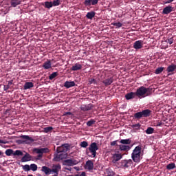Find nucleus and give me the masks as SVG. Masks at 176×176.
<instances>
[{
  "mask_svg": "<svg viewBox=\"0 0 176 176\" xmlns=\"http://www.w3.org/2000/svg\"><path fill=\"white\" fill-rule=\"evenodd\" d=\"M136 95V97L138 98H143L148 96H150L152 94L151 88H146L144 86L140 87L136 89L135 92H133Z\"/></svg>",
  "mask_w": 176,
  "mask_h": 176,
  "instance_id": "obj_1",
  "label": "nucleus"
},
{
  "mask_svg": "<svg viewBox=\"0 0 176 176\" xmlns=\"http://www.w3.org/2000/svg\"><path fill=\"white\" fill-rule=\"evenodd\" d=\"M99 149V148L97 146V143L92 142L90 144L89 147H88L87 149H86V154L88 153V151H89L90 153H91L92 157H95L96 155L97 154L96 151Z\"/></svg>",
  "mask_w": 176,
  "mask_h": 176,
  "instance_id": "obj_2",
  "label": "nucleus"
},
{
  "mask_svg": "<svg viewBox=\"0 0 176 176\" xmlns=\"http://www.w3.org/2000/svg\"><path fill=\"white\" fill-rule=\"evenodd\" d=\"M67 153H57L56 154L54 155L53 160L58 162L67 158Z\"/></svg>",
  "mask_w": 176,
  "mask_h": 176,
  "instance_id": "obj_3",
  "label": "nucleus"
},
{
  "mask_svg": "<svg viewBox=\"0 0 176 176\" xmlns=\"http://www.w3.org/2000/svg\"><path fill=\"white\" fill-rule=\"evenodd\" d=\"M132 164L133 162L131 160H123L120 162V167L121 168L126 169L132 166Z\"/></svg>",
  "mask_w": 176,
  "mask_h": 176,
  "instance_id": "obj_4",
  "label": "nucleus"
},
{
  "mask_svg": "<svg viewBox=\"0 0 176 176\" xmlns=\"http://www.w3.org/2000/svg\"><path fill=\"white\" fill-rule=\"evenodd\" d=\"M69 149V144H62L61 146H58L57 148L56 152L57 153H66L67 151Z\"/></svg>",
  "mask_w": 176,
  "mask_h": 176,
  "instance_id": "obj_5",
  "label": "nucleus"
},
{
  "mask_svg": "<svg viewBox=\"0 0 176 176\" xmlns=\"http://www.w3.org/2000/svg\"><path fill=\"white\" fill-rule=\"evenodd\" d=\"M78 163L79 162L77 160L71 158L69 160H65V162H63V165L66 166H74L75 165H77Z\"/></svg>",
  "mask_w": 176,
  "mask_h": 176,
  "instance_id": "obj_6",
  "label": "nucleus"
},
{
  "mask_svg": "<svg viewBox=\"0 0 176 176\" xmlns=\"http://www.w3.org/2000/svg\"><path fill=\"white\" fill-rule=\"evenodd\" d=\"M98 1L99 0H85L84 1L83 4L85 7H90L91 6H96Z\"/></svg>",
  "mask_w": 176,
  "mask_h": 176,
  "instance_id": "obj_7",
  "label": "nucleus"
},
{
  "mask_svg": "<svg viewBox=\"0 0 176 176\" xmlns=\"http://www.w3.org/2000/svg\"><path fill=\"white\" fill-rule=\"evenodd\" d=\"M19 138H21L22 140H24L23 142H25L27 144H30L34 142V140L28 135H21L19 136Z\"/></svg>",
  "mask_w": 176,
  "mask_h": 176,
  "instance_id": "obj_8",
  "label": "nucleus"
},
{
  "mask_svg": "<svg viewBox=\"0 0 176 176\" xmlns=\"http://www.w3.org/2000/svg\"><path fill=\"white\" fill-rule=\"evenodd\" d=\"M33 152H35L37 154H43V153H48L50 152L49 148H34Z\"/></svg>",
  "mask_w": 176,
  "mask_h": 176,
  "instance_id": "obj_9",
  "label": "nucleus"
},
{
  "mask_svg": "<svg viewBox=\"0 0 176 176\" xmlns=\"http://www.w3.org/2000/svg\"><path fill=\"white\" fill-rule=\"evenodd\" d=\"M53 168L51 169L52 173H54L56 175H58L59 171L61 170V166L60 164H54L52 166Z\"/></svg>",
  "mask_w": 176,
  "mask_h": 176,
  "instance_id": "obj_10",
  "label": "nucleus"
},
{
  "mask_svg": "<svg viewBox=\"0 0 176 176\" xmlns=\"http://www.w3.org/2000/svg\"><path fill=\"white\" fill-rule=\"evenodd\" d=\"M133 48L135 50H141L143 48V41H136L134 42Z\"/></svg>",
  "mask_w": 176,
  "mask_h": 176,
  "instance_id": "obj_11",
  "label": "nucleus"
},
{
  "mask_svg": "<svg viewBox=\"0 0 176 176\" xmlns=\"http://www.w3.org/2000/svg\"><path fill=\"white\" fill-rule=\"evenodd\" d=\"M175 65L172 64L170 65H168V67L166 68V72H168V76L173 75V72L175 71Z\"/></svg>",
  "mask_w": 176,
  "mask_h": 176,
  "instance_id": "obj_12",
  "label": "nucleus"
},
{
  "mask_svg": "<svg viewBox=\"0 0 176 176\" xmlns=\"http://www.w3.org/2000/svg\"><path fill=\"white\" fill-rule=\"evenodd\" d=\"M172 12H173V7L168 6L164 8V10H162V14H168Z\"/></svg>",
  "mask_w": 176,
  "mask_h": 176,
  "instance_id": "obj_13",
  "label": "nucleus"
},
{
  "mask_svg": "<svg viewBox=\"0 0 176 176\" xmlns=\"http://www.w3.org/2000/svg\"><path fill=\"white\" fill-rule=\"evenodd\" d=\"M113 77L108 78L105 80H103V81H102V83H103L104 85H105V87H108L111 85V84H113Z\"/></svg>",
  "mask_w": 176,
  "mask_h": 176,
  "instance_id": "obj_14",
  "label": "nucleus"
},
{
  "mask_svg": "<svg viewBox=\"0 0 176 176\" xmlns=\"http://www.w3.org/2000/svg\"><path fill=\"white\" fill-rule=\"evenodd\" d=\"M94 105L92 104H88L87 105H81L80 109L83 111H91L93 109Z\"/></svg>",
  "mask_w": 176,
  "mask_h": 176,
  "instance_id": "obj_15",
  "label": "nucleus"
},
{
  "mask_svg": "<svg viewBox=\"0 0 176 176\" xmlns=\"http://www.w3.org/2000/svg\"><path fill=\"white\" fill-rule=\"evenodd\" d=\"M32 160V156L30 155L29 153H25L23 157H21V162H27L31 161Z\"/></svg>",
  "mask_w": 176,
  "mask_h": 176,
  "instance_id": "obj_16",
  "label": "nucleus"
},
{
  "mask_svg": "<svg viewBox=\"0 0 176 176\" xmlns=\"http://www.w3.org/2000/svg\"><path fill=\"white\" fill-rule=\"evenodd\" d=\"M86 170H88L89 171H91V170H93L94 168V163L91 160H88L87 162H86V164L85 166Z\"/></svg>",
  "mask_w": 176,
  "mask_h": 176,
  "instance_id": "obj_17",
  "label": "nucleus"
},
{
  "mask_svg": "<svg viewBox=\"0 0 176 176\" xmlns=\"http://www.w3.org/2000/svg\"><path fill=\"white\" fill-rule=\"evenodd\" d=\"M131 158L134 162H140L141 161V154H131Z\"/></svg>",
  "mask_w": 176,
  "mask_h": 176,
  "instance_id": "obj_18",
  "label": "nucleus"
},
{
  "mask_svg": "<svg viewBox=\"0 0 176 176\" xmlns=\"http://www.w3.org/2000/svg\"><path fill=\"white\" fill-rule=\"evenodd\" d=\"M122 154H119V153H115L113 154V155L112 156V162H113L114 164L118 161H120V160L122 159Z\"/></svg>",
  "mask_w": 176,
  "mask_h": 176,
  "instance_id": "obj_19",
  "label": "nucleus"
},
{
  "mask_svg": "<svg viewBox=\"0 0 176 176\" xmlns=\"http://www.w3.org/2000/svg\"><path fill=\"white\" fill-rule=\"evenodd\" d=\"M10 4L12 8H16V6L21 4V0H10Z\"/></svg>",
  "mask_w": 176,
  "mask_h": 176,
  "instance_id": "obj_20",
  "label": "nucleus"
},
{
  "mask_svg": "<svg viewBox=\"0 0 176 176\" xmlns=\"http://www.w3.org/2000/svg\"><path fill=\"white\" fill-rule=\"evenodd\" d=\"M41 171L45 174V175H50V174H51L52 172V170H51V168H50L47 166H43L41 167Z\"/></svg>",
  "mask_w": 176,
  "mask_h": 176,
  "instance_id": "obj_21",
  "label": "nucleus"
},
{
  "mask_svg": "<svg viewBox=\"0 0 176 176\" xmlns=\"http://www.w3.org/2000/svg\"><path fill=\"white\" fill-rule=\"evenodd\" d=\"M64 86L66 89H70L73 87H75L76 83L74 81H65Z\"/></svg>",
  "mask_w": 176,
  "mask_h": 176,
  "instance_id": "obj_22",
  "label": "nucleus"
},
{
  "mask_svg": "<svg viewBox=\"0 0 176 176\" xmlns=\"http://www.w3.org/2000/svg\"><path fill=\"white\" fill-rule=\"evenodd\" d=\"M140 113H142V115L144 116V118H148L152 113V111H150L149 109H144L142 112H138Z\"/></svg>",
  "mask_w": 176,
  "mask_h": 176,
  "instance_id": "obj_23",
  "label": "nucleus"
},
{
  "mask_svg": "<svg viewBox=\"0 0 176 176\" xmlns=\"http://www.w3.org/2000/svg\"><path fill=\"white\" fill-rule=\"evenodd\" d=\"M33 87H34L33 82H25V85H23V89L25 90L30 89L31 88H33Z\"/></svg>",
  "mask_w": 176,
  "mask_h": 176,
  "instance_id": "obj_24",
  "label": "nucleus"
},
{
  "mask_svg": "<svg viewBox=\"0 0 176 176\" xmlns=\"http://www.w3.org/2000/svg\"><path fill=\"white\" fill-rule=\"evenodd\" d=\"M43 67L45 69H50L52 68V63L50 60H47V61L45 62L43 65Z\"/></svg>",
  "mask_w": 176,
  "mask_h": 176,
  "instance_id": "obj_25",
  "label": "nucleus"
},
{
  "mask_svg": "<svg viewBox=\"0 0 176 176\" xmlns=\"http://www.w3.org/2000/svg\"><path fill=\"white\" fill-rule=\"evenodd\" d=\"M137 96V94H133V92H129L125 95L126 100H132Z\"/></svg>",
  "mask_w": 176,
  "mask_h": 176,
  "instance_id": "obj_26",
  "label": "nucleus"
},
{
  "mask_svg": "<svg viewBox=\"0 0 176 176\" xmlns=\"http://www.w3.org/2000/svg\"><path fill=\"white\" fill-rule=\"evenodd\" d=\"M95 11H90L87 12V14H86V18H87V19L91 20L93 19L94 17H95Z\"/></svg>",
  "mask_w": 176,
  "mask_h": 176,
  "instance_id": "obj_27",
  "label": "nucleus"
},
{
  "mask_svg": "<svg viewBox=\"0 0 176 176\" xmlns=\"http://www.w3.org/2000/svg\"><path fill=\"white\" fill-rule=\"evenodd\" d=\"M81 69H82V65L79 63H76L75 65H74L71 68L72 71H80Z\"/></svg>",
  "mask_w": 176,
  "mask_h": 176,
  "instance_id": "obj_28",
  "label": "nucleus"
},
{
  "mask_svg": "<svg viewBox=\"0 0 176 176\" xmlns=\"http://www.w3.org/2000/svg\"><path fill=\"white\" fill-rule=\"evenodd\" d=\"M118 148H120V151H130V146L128 145H120L118 146Z\"/></svg>",
  "mask_w": 176,
  "mask_h": 176,
  "instance_id": "obj_29",
  "label": "nucleus"
},
{
  "mask_svg": "<svg viewBox=\"0 0 176 176\" xmlns=\"http://www.w3.org/2000/svg\"><path fill=\"white\" fill-rule=\"evenodd\" d=\"M141 150H142L141 146H138L135 147V148H134L131 155H141Z\"/></svg>",
  "mask_w": 176,
  "mask_h": 176,
  "instance_id": "obj_30",
  "label": "nucleus"
},
{
  "mask_svg": "<svg viewBox=\"0 0 176 176\" xmlns=\"http://www.w3.org/2000/svg\"><path fill=\"white\" fill-rule=\"evenodd\" d=\"M120 143L122 144V145H129L130 144H131V140H130L129 138L121 140L120 141Z\"/></svg>",
  "mask_w": 176,
  "mask_h": 176,
  "instance_id": "obj_31",
  "label": "nucleus"
},
{
  "mask_svg": "<svg viewBox=\"0 0 176 176\" xmlns=\"http://www.w3.org/2000/svg\"><path fill=\"white\" fill-rule=\"evenodd\" d=\"M105 174L107 175V176H114L115 172H113V170L111 169V168H108L105 170Z\"/></svg>",
  "mask_w": 176,
  "mask_h": 176,
  "instance_id": "obj_32",
  "label": "nucleus"
},
{
  "mask_svg": "<svg viewBox=\"0 0 176 176\" xmlns=\"http://www.w3.org/2000/svg\"><path fill=\"white\" fill-rule=\"evenodd\" d=\"M43 6L45 7V9H50L54 6L52 3V2L45 1V5H43Z\"/></svg>",
  "mask_w": 176,
  "mask_h": 176,
  "instance_id": "obj_33",
  "label": "nucleus"
},
{
  "mask_svg": "<svg viewBox=\"0 0 176 176\" xmlns=\"http://www.w3.org/2000/svg\"><path fill=\"white\" fill-rule=\"evenodd\" d=\"M176 168L175 164L174 163H170L166 165V170H173Z\"/></svg>",
  "mask_w": 176,
  "mask_h": 176,
  "instance_id": "obj_34",
  "label": "nucleus"
},
{
  "mask_svg": "<svg viewBox=\"0 0 176 176\" xmlns=\"http://www.w3.org/2000/svg\"><path fill=\"white\" fill-rule=\"evenodd\" d=\"M142 118H144V115L142 114V113H140V112H138V113H136L135 114H134V119L140 120V119H141Z\"/></svg>",
  "mask_w": 176,
  "mask_h": 176,
  "instance_id": "obj_35",
  "label": "nucleus"
},
{
  "mask_svg": "<svg viewBox=\"0 0 176 176\" xmlns=\"http://www.w3.org/2000/svg\"><path fill=\"white\" fill-rule=\"evenodd\" d=\"M58 76V73L57 72H53L52 73L51 75H50L49 76V79L50 80H52L53 79H54L56 77H57Z\"/></svg>",
  "mask_w": 176,
  "mask_h": 176,
  "instance_id": "obj_36",
  "label": "nucleus"
},
{
  "mask_svg": "<svg viewBox=\"0 0 176 176\" xmlns=\"http://www.w3.org/2000/svg\"><path fill=\"white\" fill-rule=\"evenodd\" d=\"M30 168L32 171L36 172L37 170V165L35 164H31V165H30Z\"/></svg>",
  "mask_w": 176,
  "mask_h": 176,
  "instance_id": "obj_37",
  "label": "nucleus"
},
{
  "mask_svg": "<svg viewBox=\"0 0 176 176\" xmlns=\"http://www.w3.org/2000/svg\"><path fill=\"white\" fill-rule=\"evenodd\" d=\"M164 68L163 67H158L155 69V74L158 75L160 74H162L164 71Z\"/></svg>",
  "mask_w": 176,
  "mask_h": 176,
  "instance_id": "obj_38",
  "label": "nucleus"
},
{
  "mask_svg": "<svg viewBox=\"0 0 176 176\" xmlns=\"http://www.w3.org/2000/svg\"><path fill=\"white\" fill-rule=\"evenodd\" d=\"M54 128L52 127V126H47V127H45V129H43V132L45 133H50L52 132V131H53Z\"/></svg>",
  "mask_w": 176,
  "mask_h": 176,
  "instance_id": "obj_39",
  "label": "nucleus"
},
{
  "mask_svg": "<svg viewBox=\"0 0 176 176\" xmlns=\"http://www.w3.org/2000/svg\"><path fill=\"white\" fill-rule=\"evenodd\" d=\"M96 120L94 119H91L89 121H87V122H86V125H87V126H93L94 124H95Z\"/></svg>",
  "mask_w": 176,
  "mask_h": 176,
  "instance_id": "obj_40",
  "label": "nucleus"
},
{
  "mask_svg": "<svg viewBox=\"0 0 176 176\" xmlns=\"http://www.w3.org/2000/svg\"><path fill=\"white\" fill-rule=\"evenodd\" d=\"M154 133V129L152 127H148L147 130H146V133L152 134Z\"/></svg>",
  "mask_w": 176,
  "mask_h": 176,
  "instance_id": "obj_41",
  "label": "nucleus"
},
{
  "mask_svg": "<svg viewBox=\"0 0 176 176\" xmlns=\"http://www.w3.org/2000/svg\"><path fill=\"white\" fill-rule=\"evenodd\" d=\"M88 146L89 143H87V141H83L80 144V146H81V148H87Z\"/></svg>",
  "mask_w": 176,
  "mask_h": 176,
  "instance_id": "obj_42",
  "label": "nucleus"
},
{
  "mask_svg": "<svg viewBox=\"0 0 176 176\" xmlns=\"http://www.w3.org/2000/svg\"><path fill=\"white\" fill-rule=\"evenodd\" d=\"M23 170H25V172L30 171V166L28 164H25L23 166Z\"/></svg>",
  "mask_w": 176,
  "mask_h": 176,
  "instance_id": "obj_43",
  "label": "nucleus"
},
{
  "mask_svg": "<svg viewBox=\"0 0 176 176\" xmlns=\"http://www.w3.org/2000/svg\"><path fill=\"white\" fill-rule=\"evenodd\" d=\"M52 4L54 6V7L58 6L60 5V0H55L52 2Z\"/></svg>",
  "mask_w": 176,
  "mask_h": 176,
  "instance_id": "obj_44",
  "label": "nucleus"
},
{
  "mask_svg": "<svg viewBox=\"0 0 176 176\" xmlns=\"http://www.w3.org/2000/svg\"><path fill=\"white\" fill-rule=\"evenodd\" d=\"M131 128L135 130H139L141 128V124L140 123L131 125Z\"/></svg>",
  "mask_w": 176,
  "mask_h": 176,
  "instance_id": "obj_45",
  "label": "nucleus"
},
{
  "mask_svg": "<svg viewBox=\"0 0 176 176\" xmlns=\"http://www.w3.org/2000/svg\"><path fill=\"white\" fill-rule=\"evenodd\" d=\"M6 155L10 156L11 155H13V150L12 149H7L6 150Z\"/></svg>",
  "mask_w": 176,
  "mask_h": 176,
  "instance_id": "obj_46",
  "label": "nucleus"
},
{
  "mask_svg": "<svg viewBox=\"0 0 176 176\" xmlns=\"http://www.w3.org/2000/svg\"><path fill=\"white\" fill-rule=\"evenodd\" d=\"M13 155H17V156H20V155H23V152L21 151V150H16L15 151H14Z\"/></svg>",
  "mask_w": 176,
  "mask_h": 176,
  "instance_id": "obj_47",
  "label": "nucleus"
},
{
  "mask_svg": "<svg viewBox=\"0 0 176 176\" xmlns=\"http://www.w3.org/2000/svg\"><path fill=\"white\" fill-rule=\"evenodd\" d=\"M88 82H89L90 85H97V80L95 78H89L88 79Z\"/></svg>",
  "mask_w": 176,
  "mask_h": 176,
  "instance_id": "obj_48",
  "label": "nucleus"
},
{
  "mask_svg": "<svg viewBox=\"0 0 176 176\" xmlns=\"http://www.w3.org/2000/svg\"><path fill=\"white\" fill-rule=\"evenodd\" d=\"M111 25L116 26V28H120L122 25V24L120 22L113 23H111Z\"/></svg>",
  "mask_w": 176,
  "mask_h": 176,
  "instance_id": "obj_49",
  "label": "nucleus"
},
{
  "mask_svg": "<svg viewBox=\"0 0 176 176\" xmlns=\"http://www.w3.org/2000/svg\"><path fill=\"white\" fill-rule=\"evenodd\" d=\"M174 39L173 37L168 38V40L166 41L168 45H172L173 43Z\"/></svg>",
  "mask_w": 176,
  "mask_h": 176,
  "instance_id": "obj_50",
  "label": "nucleus"
},
{
  "mask_svg": "<svg viewBox=\"0 0 176 176\" xmlns=\"http://www.w3.org/2000/svg\"><path fill=\"white\" fill-rule=\"evenodd\" d=\"M117 142H118V140L112 141L111 142H110V145L111 146H115L116 145H117Z\"/></svg>",
  "mask_w": 176,
  "mask_h": 176,
  "instance_id": "obj_51",
  "label": "nucleus"
},
{
  "mask_svg": "<svg viewBox=\"0 0 176 176\" xmlns=\"http://www.w3.org/2000/svg\"><path fill=\"white\" fill-rule=\"evenodd\" d=\"M174 0H166L164 1V4H169L171 3V2H173Z\"/></svg>",
  "mask_w": 176,
  "mask_h": 176,
  "instance_id": "obj_52",
  "label": "nucleus"
},
{
  "mask_svg": "<svg viewBox=\"0 0 176 176\" xmlns=\"http://www.w3.org/2000/svg\"><path fill=\"white\" fill-rule=\"evenodd\" d=\"M75 176H86V173L85 172H82L81 174L79 175H76Z\"/></svg>",
  "mask_w": 176,
  "mask_h": 176,
  "instance_id": "obj_53",
  "label": "nucleus"
},
{
  "mask_svg": "<svg viewBox=\"0 0 176 176\" xmlns=\"http://www.w3.org/2000/svg\"><path fill=\"white\" fill-rule=\"evenodd\" d=\"M65 116H72V113L71 112H66L65 113Z\"/></svg>",
  "mask_w": 176,
  "mask_h": 176,
  "instance_id": "obj_54",
  "label": "nucleus"
},
{
  "mask_svg": "<svg viewBox=\"0 0 176 176\" xmlns=\"http://www.w3.org/2000/svg\"><path fill=\"white\" fill-rule=\"evenodd\" d=\"M37 160H39L40 158L43 157V154H38V155H37Z\"/></svg>",
  "mask_w": 176,
  "mask_h": 176,
  "instance_id": "obj_55",
  "label": "nucleus"
},
{
  "mask_svg": "<svg viewBox=\"0 0 176 176\" xmlns=\"http://www.w3.org/2000/svg\"><path fill=\"white\" fill-rule=\"evenodd\" d=\"M9 89V87H3V91H7Z\"/></svg>",
  "mask_w": 176,
  "mask_h": 176,
  "instance_id": "obj_56",
  "label": "nucleus"
},
{
  "mask_svg": "<svg viewBox=\"0 0 176 176\" xmlns=\"http://www.w3.org/2000/svg\"><path fill=\"white\" fill-rule=\"evenodd\" d=\"M65 170H68L69 171H71L72 168H65Z\"/></svg>",
  "mask_w": 176,
  "mask_h": 176,
  "instance_id": "obj_57",
  "label": "nucleus"
},
{
  "mask_svg": "<svg viewBox=\"0 0 176 176\" xmlns=\"http://www.w3.org/2000/svg\"><path fill=\"white\" fill-rule=\"evenodd\" d=\"M10 85H12V80L11 81H9V83H8Z\"/></svg>",
  "mask_w": 176,
  "mask_h": 176,
  "instance_id": "obj_58",
  "label": "nucleus"
},
{
  "mask_svg": "<svg viewBox=\"0 0 176 176\" xmlns=\"http://www.w3.org/2000/svg\"><path fill=\"white\" fill-rule=\"evenodd\" d=\"M162 126V123H158L157 126Z\"/></svg>",
  "mask_w": 176,
  "mask_h": 176,
  "instance_id": "obj_59",
  "label": "nucleus"
},
{
  "mask_svg": "<svg viewBox=\"0 0 176 176\" xmlns=\"http://www.w3.org/2000/svg\"><path fill=\"white\" fill-rule=\"evenodd\" d=\"M21 176H23V175H21ZM28 176H33L32 175H28Z\"/></svg>",
  "mask_w": 176,
  "mask_h": 176,
  "instance_id": "obj_60",
  "label": "nucleus"
},
{
  "mask_svg": "<svg viewBox=\"0 0 176 176\" xmlns=\"http://www.w3.org/2000/svg\"><path fill=\"white\" fill-rule=\"evenodd\" d=\"M52 176H58V175H52Z\"/></svg>",
  "mask_w": 176,
  "mask_h": 176,
  "instance_id": "obj_61",
  "label": "nucleus"
},
{
  "mask_svg": "<svg viewBox=\"0 0 176 176\" xmlns=\"http://www.w3.org/2000/svg\"><path fill=\"white\" fill-rule=\"evenodd\" d=\"M69 176H73V175H69Z\"/></svg>",
  "mask_w": 176,
  "mask_h": 176,
  "instance_id": "obj_62",
  "label": "nucleus"
}]
</instances>
